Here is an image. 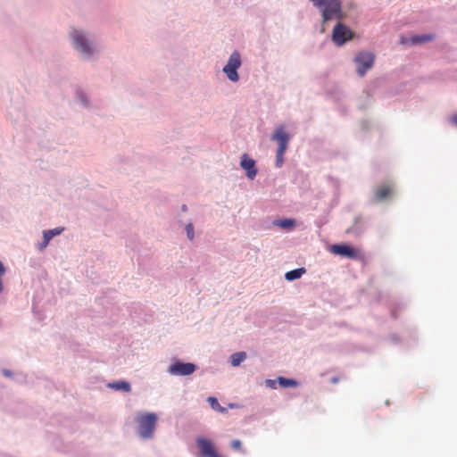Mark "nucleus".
Returning a JSON list of instances; mask_svg holds the SVG:
<instances>
[{
  "label": "nucleus",
  "instance_id": "26",
  "mask_svg": "<svg viewBox=\"0 0 457 457\" xmlns=\"http://www.w3.org/2000/svg\"><path fill=\"white\" fill-rule=\"evenodd\" d=\"M3 288H4L3 283H2V280L0 279V293L3 291Z\"/></svg>",
  "mask_w": 457,
  "mask_h": 457
},
{
  "label": "nucleus",
  "instance_id": "21",
  "mask_svg": "<svg viewBox=\"0 0 457 457\" xmlns=\"http://www.w3.org/2000/svg\"><path fill=\"white\" fill-rule=\"evenodd\" d=\"M186 231H187V237L190 240H193L195 237V233H194V227H193L192 223H189L186 226Z\"/></svg>",
  "mask_w": 457,
  "mask_h": 457
},
{
  "label": "nucleus",
  "instance_id": "7",
  "mask_svg": "<svg viewBox=\"0 0 457 457\" xmlns=\"http://www.w3.org/2000/svg\"><path fill=\"white\" fill-rule=\"evenodd\" d=\"M196 445L202 457H225L215 451L213 444L208 438L198 436L196 438Z\"/></svg>",
  "mask_w": 457,
  "mask_h": 457
},
{
  "label": "nucleus",
  "instance_id": "2",
  "mask_svg": "<svg viewBox=\"0 0 457 457\" xmlns=\"http://www.w3.org/2000/svg\"><path fill=\"white\" fill-rule=\"evenodd\" d=\"M136 421L138 424V434L142 438L147 439L154 436L157 422V415L155 413H138Z\"/></svg>",
  "mask_w": 457,
  "mask_h": 457
},
{
  "label": "nucleus",
  "instance_id": "11",
  "mask_svg": "<svg viewBox=\"0 0 457 457\" xmlns=\"http://www.w3.org/2000/svg\"><path fill=\"white\" fill-rule=\"evenodd\" d=\"M240 166L246 171V176L250 179H253L257 174L255 161L250 158L246 154L241 157Z\"/></svg>",
  "mask_w": 457,
  "mask_h": 457
},
{
  "label": "nucleus",
  "instance_id": "17",
  "mask_svg": "<svg viewBox=\"0 0 457 457\" xmlns=\"http://www.w3.org/2000/svg\"><path fill=\"white\" fill-rule=\"evenodd\" d=\"M277 381L278 383V385L281 386V387H295V386H298V382L295 379H292V378H284V377H278L277 378Z\"/></svg>",
  "mask_w": 457,
  "mask_h": 457
},
{
  "label": "nucleus",
  "instance_id": "18",
  "mask_svg": "<svg viewBox=\"0 0 457 457\" xmlns=\"http://www.w3.org/2000/svg\"><path fill=\"white\" fill-rule=\"evenodd\" d=\"M274 224L281 228L290 229L295 225V221L292 219H284L275 220Z\"/></svg>",
  "mask_w": 457,
  "mask_h": 457
},
{
  "label": "nucleus",
  "instance_id": "14",
  "mask_svg": "<svg viewBox=\"0 0 457 457\" xmlns=\"http://www.w3.org/2000/svg\"><path fill=\"white\" fill-rule=\"evenodd\" d=\"M434 38H435V36L432 34H426V35H422V36H414L410 38V43L411 45H417V44L432 41Z\"/></svg>",
  "mask_w": 457,
  "mask_h": 457
},
{
  "label": "nucleus",
  "instance_id": "19",
  "mask_svg": "<svg viewBox=\"0 0 457 457\" xmlns=\"http://www.w3.org/2000/svg\"><path fill=\"white\" fill-rule=\"evenodd\" d=\"M110 387L115 390H123L125 392H129L131 387L129 382L126 381H118L109 385Z\"/></svg>",
  "mask_w": 457,
  "mask_h": 457
},
{
  "label": "nucleus",
  "instance_id": "13",
  "mask_svg": "<svg viewBox=\"0 0 457 457\" xmlns=\"http://www.w3.org/2000/svg\"><path fill=\"white\" fill-rule=\"evenodd\" d=\"M63 228H55L54 229L45 230L43 232L44 241L40 245V250H43L49 243V241L54 237L61 234L63 231Z\"/></svg>",
  "mask_w": 457,
  "mask_h": 457
},
{
  "label": "nucleus",
  "instance_id": "23",
  "mask_svg": "<svg viewBox=\"0 0 457 457\" xmlns=\"http://www.w3.org/2000/svg\"><path fill=\"white\" fill-rule=\"evenodd\" d=\"M278 381L277 380H273V379H267L266 380V385L267 386L270 387V388H273L275 389L276 388V383Z\"/></svg>",
  "mask_w": 457,
  "mask_h": 457
},
{
  "label": "nucleus",
  "instance_id": "5",
  "mask_svg": "<svg viewBox=\"0 0 457 457\" xmlns=\"http://www.w3.org/2000/svg\"><path fill=\"white\" fill-rule=\"evenodd\" d=\"M241 65V57L238 52H234L230 55L228 63L224 66L223 71L229 80L237 82L239 79L237 70Z\"/></svg>",
  "mask_w": 457,
  "mask_h": 457
},
{
  "label": "nucleus",
  "instance_id": "10",
  "mask_svg": "<svg viewBox=\"0 0 457 457\" xmlns=\"http://www.w3.org/2000/svg\"><path fill=\"white\" fill-rule=\"evenodd\" d=\"M71 37L73 38L74 46L77 50L80 51L84 54H90L92 53V49L82 32L74 30Z\"/></svg>",
  "mask_w": 457,
  "mask_h": 457
},
{
  "label": "nucleus",
  "instance_id": "20",
  "mask_svg": "<svg viewBox=\"0 0 457 457\" xmlns=\"http://www.w3.org/2000/svg\"><path fill=\"white\" fill-rule=\"evenodd\" d=\"M207 401L213 410L220 411V412H223L225 411V409L220 405L218 400L215 397L210 396L207 399Z\"/></svg>",
  "mask_w": 457,
  "mask_h": 457
},
{
  "label": "nucleus",
  "instance_id": "6",
  "mask_svg": "<svg viewBox=\"0 0 457 457\" xmlns=\"http://www.w3.org/2000/svg\"><path fill=\"white\" fill-rule=\"evenodd\" d=\"M196 366L191 362H181L175 361L168 369L170 374L174 376H188L194 373Z\"/></svg>",
  "mask_w": 457,
  "mask_h": 457
},
{
  "label": "nucleus",
  "instance_id": "15",
  "mask_svg": "<svg viewBox=\"0 0 457 457\" xmlns=\"http://www.w3.org/2000/svg\"><path fill=\"white\" fill-rule=\"evenodd\" d=\"M304 272H305V270L303 268L295 269V270L287 271L285 274V278L287 280L292 281V280L301 278Z\"/></svg>",
  "mask_w": 457,
  "mask_h": 457
},
{
  "label": "nucleus",
  "instance_id": "3",
  "mask_svg": "<svg viewBox=\"0 0 457 457\" xmlns=\"http://www.w3.org/2000/svg\"><path fill=\"white\" fill-rule=\"evenodd\" d=\"M271 139L276 141L278 145L277 151L276 163L280 167L284 162L283 155L287 148V144L290 139L289 135L286 132L283 126L278 127L271 136Z\"/></svg>",
  "mask_w": 457,
  "mask_h": 457
},
{
  "label": "nucleus",
  "instance_id": "22",
  "mask_svg": "<svg viewBox=\"0 0 457 457\" xmlns=\"http://www.w3.org/2000/svg\"><path fill=\"white\" fill-rule=\"evenodd\" d=\"M231 447L236 451H240L242 449V443L238 439H234L231 441Z\"/></svg>",
  "mask_w": 457,
  "mask_h": 457
},
{
  "label": "nucleus",
  "instance_id": "25",
  "mask_svg": "<svg viewBox=\"0 0 457 457\" xmlns=\"http://www.w3.org/2000/svg\"><path fill=\"white\" fill-rule=\"evenodd\" d=\"M331 382L334 383V384L337 383L338 382V378H331Z\"/></svg>",
  "mask_w": 457,
  "mask_h": 457
},
{
  "label": "nucleus",
  "instance_id": "1",
  "mask_svg": "<svg viewBox=\"0 0 457 457\" xmlns=\"http://www.w3.org/2000/svg\"><path fill=\"white\" fill-rule=\"evenodd\" d=\"M310 2L320 9L324 22L341 20L343 17L340 0H310Z\"/></svg>",
  "mask_w": 457,
  "mask_h": 457
},
{
  "label": "nucleus",
  "instance_id": "12",
  "mask_svg": "<svg viewBox=\"0 0 457 457\" xmlns=\"http://www.w3.org/2000/svg\"><path fill=\"white\" fill-rule=\"evenodd\" d=\"M394 189L391 185L385 184L378 186L374 193V197L377 202H381L387 199L393 195Z\"/></svg>",
  "mask_w": 457,
  "mask_h": 457
},
{
  "label": "nucleus",
  "instance_id": "16",
  "mask_svg": "<svg viewBox=\"0 0 457 457\" xmlns=\"http://www.w3.org/2000/svg\"><path fill=\"white\" fill-rule=\"evenodd\" d=\"M246 358L245 352H237L231 355L230 362L233 367H237Z\"/></svg>",
  "mask_w": 457,
  "mask_h": 457
},
{
  "label": "nucleus",
  "instance_id": "9",
  "mask_svg": "<svg viewBox=\"0 0 457 457\" xmlns=\"http://www.w3.org/2000/svg\"><path fill=\"white\" fill-rule=\"evenodd\" d=\"M330 252L334 254L348 257L350 259H357L360 255L358 250L345 244L333 245L330 248Z\"/></svg>",
  "mask_w": 457,
  "mask_h": 457
},
{
  "label": "nucleus",
  "instance_id": "24",
  "mask_svg": "<svg viewBox=\"0 0 457 457\" xmlns=\"http://www.w3.org/2000/svg\"><path fill=\"white\" fill-rule=\"evenodd\" d=\"M451 122L454 125H457V116H453L451 119Z\"/></svg>",
  "mask_w": 457,
  "mask_h": 457
},
{
  "label": "nucleus",
  "instance_id": "8",
  "mask_svg": "<svg viewBox=\"0 0 457 457\" xmlns=\"http://www.w3.org/2000/svg\"><path fill=\"white\" fill-rule=\"evenodd\" d=\"M352 37H353V32L351 31V29L349 28H347L346 26H345L342 23H337L335 26V28L333 29L332 38H333V41L337 46L344 45L347 40L352 39Z\"/></svg>",
  "mask_w": 457,
  "mask_h": 457
},
{
  "label": "nucleus",
  "instance_id": "4",
  "mask_svg": "<svg viewBox=\"0 0 457 457\" xmlns=\"http://www.w3.org/2000/svg\"><path fill=\"white\" fill-rule=\"evenodd\" d=\"M375 55L370 52H360L354 58L356 71L359 76L363 77L368 70L374 64Z\"/></svg>",
  "mask_w": 457,
  "mask_h": 457
},
{
  "label": "nucleus",
  "instance_id": "27",
  "mask_svg": "<svg viewBox=\"0 0 457 457\" xmlns=\"http://www.w3.org/2000/svg\"><path fill=\"white\" fill-rule=\"evenodd\" d=\"M4 373L5 376H10V372L9 371L4 370Z\"/></svg>",
  "mask_w": 457,
  "mask_h": 457
}]
</instances>
